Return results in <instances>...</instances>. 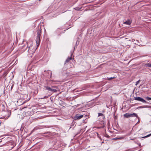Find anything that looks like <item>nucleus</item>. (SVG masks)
I'll list each match as a JSON object with an SVG mask.
<instances>
[{
  "mask_svg": "<svg viewBox=\"0 0 151 151\" xmlns=\"http://www.w3.org/2000/svg\"><path fill=\"white\" fill-rule=\"evenodd\" d=\"M114 78H115V77H111V78H108V80H110L111 79Z\"/></svg>",
  "mask_w": 151,
  "mask_h": 151,
  "instance_id": "4468645a",
  "label": "nucleus"
},
{
  "mask_svg": "<svg viewBox=\"0 0 151 151\" xmlns=\"http://www.w3.org/2000/svg\"><path fill=\"white\" fill-rule=\"evenodd\" d=\"M146 99H147V100H151V98H150V97H146V98H145Z\"/></svg>",
  "mask_w": 151,
  "mask_h": 151,
  "instance_id": "ddd939ff",
  "label": "nucleus"
},
{
  "mask_svg": "<svg viewBox=\"0 0 151 151\" xmlns=\"http://www.w3.org/2000/svg\"><path fill=\"white\" fill-rule=\"evenodd\" d=\"M71 59V58L68 57V58L66 60L65 62H69L70 60Z\"/></svg>",
  "mask_w": 151,
  "mask_h": 151,
  "instance_id": "9d476101",
  "label": "nucleus"
},
{
  "mask_svg": "<svg viewBox=\"0 0 151 151\" xmlns=\"http://www.w3.org/2000/svg\"><path fill=\"white\" fill-rule=\"evenodd\" d=\"M130 117H133L135 116L137 118H138V116L137 114L135 113H133L132 114H130Z\"/></svg>",
  "mask_w": 151,
  "mask_h": 151,
  "instance_id": "423d86ee",
  "label": "nucleus"
},
{
  "mask_svg": "<svg viewBox=\"0 0 151 151\" xmlns=\"http://www.w3.org/2000/svg\"><path fill=\"white\" fill-rule=\"evenodd\" d=\"M9 117V115L8 114V115L7 116V117H6V118L8 119Z\"/></svg>",
  "mask_w": 151,
  "mask_h": 151,
  "instance_id": "f3484780",
  "label": "nucleus"
},
{
  "mask_svg": "<svg viewBox=\"0 0 151 151\" xmlns=\"http://www.w3.org/2000/svg\"><path fill=\"white\" fill-rule=\"evenodd\" d=\"M13 78V75L12 78Z\"/></svg>",
  "mask_w": 151,
  "mask_h": 151,
  "instance_id": "aec40b11",
  "label": "nucleus"
},
{
  "mask_svg": "<svg viewBox=\"0 0 151 151\" xmlns=\"http://www.w3.org/2000/svg\"><path fill=\"white\" fill-rule=\"evenodd\" d=\"M13 84L11 86V89H12V87H13Z\"/></svg>",
  "mask_w": 151,
  "mask_h": 151,
  "instance_id": "6ab92c4d",
  "label": "nucleus"
},
{
  "mask_svg": "<svg viewBox=\"0 0 151 151\" xmlns=\"http://www.w3.org/2000/svg\"><path fill=\"white\" fill-rule=\"evenodd\" d=\"M45 87L46 89L48 90L49 91H51L52 92H56L58 90V88H57L56 89H54L51 88H50V87H48V86H46Z\"/></svg>",
  "mask_w": 151,
  "mask_h": 151,
  "instance_id": "20e7f679",
  "label": "nucleus"
},
{
  "mask_svg": "<svg viewBox=\"0 0 151 151\" xmlns=\"http://www.w3.org/2000/svg\"><path fill=\"white\" fill-rule=\"evenodd\" d=\"M151 135V134L145 136V137H149Z\"/></svg>",
  "mask_w": 151,
  "mask_h": 151,
  "instance_id": "2eb2a0df",
  "label": "nucleus"
},
{
  "mask_svg": "<svg viewBox=\"0 0 151 151\" xmlns=\"http://www.w3.org/2000/svg\"><path fill=\"white\" fill-rule=\"evenodd\" d=\"M145 65L146 66H147L148 67H151V64H149V63Z\"/></svg>",
  "mask_w": 151,
  "mask_h": 151,
  "instance_id": "9b49d317",
  "label": "nucleus"
},
{
  "mask_svg": "<svg viewBox=\"0 0 151 151\" xmlns=\"http://www.w3.org/2000/svg\"><path fill=\"white\" fill-rule=\"evenodd\" d=\"M124 117L126 118H128L130 117V114L129 113H126L124 114Z\"/></svg>",
  "mask_w": 151,
  "mask_h": 151,
  "instance_id": "6e6552de",
  "label": "nucleus"
},
{
  "mask_svg": "<svg viewBox=\"0 0 151 151\" xmlns=\"http://www.w3.org/2000/svg\"><path fill=\"white\" fill-rule=\"evenodd\" d=\"M84 116V115H80L78 114H76L74 117V119L76 120H79L82 118Z\"/></svg>",
  "mask_w": 151,
  "mask_h": 151,
  "instance_id": "7ed1b4c3",
  "label": "nucleus"
},
{
  "mask_svg": "<svg viewBox=\"0 0 151 151\" xmlns=\"http://www.w3.org/2000/svg\"><path fill=\"white\" fill-rule=\"evenodd\" d=\"M11 143H12V145H13L12 147V148L15 145V143H14V142H11Z\"/></svg>",
  "mask_w": 151,
  "mask_h": 151,
  "instance_id": "f8f14e48",
  "label": "nucleus"
},
{
  "mask_svg": "<svg viewBox=\"0 0 151 151\" xmlns=\"http://www.w3.org/2000/svg\"><path fill=\"white\" fill-rule=\"evenodd\" d=\"M145 107H147V108H148L149 107V106H146Z\"/></svg>",
  "mask_w": 151,
  "mask_h": 151,
  "instance_id": "a211bd4d",
  "label": "nucleus"
},
{
  "mask_svg": "<svg viewBox=\"0 0 151 151\" xmlns=\"http://www.w3.org/2000/svg\"><path fill=\"white\" fill-rule=\"evenodd\" d=\"M131 23V21L130 20H128L127 21L124 22V24H127V25H130Z\"/></svg>",
  "mask_w": 151,
  "mask_h": 151,
  "instance_id": "0eeeda50",
  "label": "nucleus"
},
{
  "mask_svg": "<svg viewBox=\"0 0 151 151\" xmlns=\"http://www.w3.org/2000/svg\"><path fill=\"white\" fill-rule=\"evenodd\" d=\"M36 49V48H34L31 45L28 47V51L29 52V53L30 54H32L35 52V51Z\"/></svg>",
  "mask_w": 151,
  "mask_h": 151,
  "instance_id": "f03ea898",
  "label": "nucleus"
},
{
  "mask_svg": "<svg viewBox=\"0 0 151 151\" xmlns=\"http://www.w3.org/2000/svg\"><path fill=\"white\" fill-rule=\"evenodd\" d=\"M139 81H137L136 82V85H137L139 83Z\"/></svg>",
  "mask_w": 151,
  "mask_h": 151,
  "instance_id": "dca6fc26",
  "label": "nucleus"
},
{
  "mask_svg": "<svg viewBox=\"0 0 151 151\" xmlns=\"http://www.w3.org/2000/svg\"><path fill=\"white\" fill-rule=\"evenodd\" d=\"M134 99L135 100L140 101L143 102H146V101L143 99L139 97H134Z\"/></svg>",
  "mask_w": 151,
  "mask_h": 151,
  "instance_id": "39448f33",
  "label": "nucleus"
},
{
  "mask_svg": "<svg viewBox=\"0 0 151 151\" xmlns=\"http://www.w3.org/2000/svg\"><path fill=\"white\" fill-rule=\"evenodd\" d=\"M40 30H37V36L36 38V43L37 46L39 45L40 43Z\"/></svg>",
  "mask_w": 151,
  "mask_h": 151,
  "instance_id": "f257e3e1",
  "label": "nucleus"
},
{
  "mask_svg": "<svg viewBox=\"0 0 151 151\" xmlns=\"http://www.w3.org/2000/svg\"><path fill=\"white\" fill-rule=\"evenodd\" d=\"M98 116H101V118L102 119H104V116L102 113L98 114Z\"/></svg>",
  "mask_w": 151,
  "mask_h": 151,
  "instance_id": "1a4fd4ad",
  "label": "nucleus"
}]
</instances>
